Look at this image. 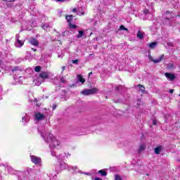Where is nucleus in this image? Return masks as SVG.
I'll list each match as a JSON object with an SVG mask.
<instances>
[{
	"label": "nucleus",
	"instance_id": "obj_27",
	"mask_svg": "<svg viewBox=\"0 0 180 180\" xmlns=\"http://www.w3.org/2000/svg\"><path fill=\"white\" fill-rule=\"evenodd\" d=\"M18 67H15V68H13L12 69V71H13V72H15V71H18Z\"/></svg>",
	"mask_w": 180,
	"mask_h": 180
},
{
	"label": "nucleus",
	"instance_id": "obj_28",
	"mask_svg": "<svg viewBox=\"0 0 180 180\" xmlns=\"http://www.w3.org/2000/svg\"><path fill=\"white\" fill-rule=\"evenodd\" d=\"M153 124L154 126H157V121H156V120H153Z\"/></svg>",
	"mask_w": 180,
	"mask_h": 180
},
{
	"label": "nucleus",
	"instance_id": "obj_11",
	"mask_svg": "<svg viewBox=\"0 0 180 180\" xmlns=\"http://www.w3.org/2000/svg\"><path fill=\"white\" fill-rule=\"evenodd\" d=\"M136 37L138 39H140V40H143V39H144V34H143V32H141V30H139L138 33L136 34Z\"/></svg>",
	"mask_w": 180,
	"mask_h": 180
},
{
	"label": "nucleus",
	"instance_id": "obj_24",
	"mask_svg": "<svg viewBox=\"0 0 180 180\" xmlns=\"http://www.w3.org/2000/svg\"><path fill=\"white\" fill-rule=\"evenodd\" d=\"M72 64H78V63H79V60L76 59V60H72Z\"/></svg>",
	"mask_w": 180,
	"mask_h": 180
},
{
	"label": "nucleus",
	"instance_id": "obj_9",
	"mask_svg": "<svg viewBox=\"0 0 180 180\" xmlns=\"http://www.w3.org/2000/svg\"><path fill=\"white\" fill-rule=\"evenodd\" d=\"M163 146H159L154 149V153L156 155L160 154L162 151Z\"/></svg>",
	"mask_w": 180,
	"mask_h": 180
},
{
	"label": "nucleus",
	"instance_id": "obj_8",
	"mask_svg": "<svg viewBox=\"0 0 180 180\" xmlns=\"http://www.w3.org/2000/svg\"><path fill=\"white\" fill-rule=\"evenodd\" d=\"M29 42L30 44H32V46H39V41L37 39H36V38H31L30 40H29Z\"/></svg>",
	"mask_w": 180,
	"mask_h": 180
},
{
	"label": "nucleus",
	"instance_id": "obj_14",
	"mask_svg": "<svg viewBox=\"0 0 180 180\" xmlns=\"http://www.w3.org/2000/svg\"><path fill=\"white\" fill-rule=\"evenodd\" d=\"M138 88H139V91L141 92H144L146 91V87L141 84H138L137 85Z\"/></svg>",
	"mask_w": 180,
	"mask_h": 180
},
{
	"label": "nucleus",
	"instance_id": "obj_35",
	"mask_svg": "<svg viewBox=\"0 0 180 180\" xmlns=\"http://www.w3.org/2000/svg\"><path fill=\"white\" fill-rule=\"evenodd\" d=\"M32 51H37V49H34V48H32Z\"/></svg>",
	"mask_w": 180,
	"mask_h": 180
},
{
	"label": "nucleus",
	"instance_id": "obj_40",
	"mask_svg": "<svg viewBox=\"0 0 180 180\" xmlns=\"http://www.w3.org/2000/svg\"><path fill=\"white\" fill-rule=\"evenodd\" d=\"M171 67H174V65H171Z\"/></svg>",
	"mask_w": 180,
	"mask_h": 180
},
{
	"label": "nucleus",
	"instance_id": "obj_5",
	"mask_svg": "<svg viewBox=\"0 0 180 180\" xmlns=\"http://www.w3.org/2000/svg\"><path fill=\"white\" fill-rule=\"evenodd\" d=\"M34 117H35V120H37V122H40V120H44V118L46 117L44 114H41L40 112H36L34 115Z\"/></svg>",
	"mask_w": 180,
	"mask_h": 180
},
{
	"label": "nucleus",
	"instance_id": "obj_10",
	"mask_svg": "<svg viewBox=\"0 0 180 180\" xmlns=\"http://www.w3.org/2000/svg\"><path fill=\"white\" fill-rule=\"evenodd\" d=\"M65 19L69 25V23H72V19H74V15H65Z\"/></svg>",
	"mask_w": 180,
	"mask_h": 180
},
{
	"label": "nucleus",
	"instance_id": "obj_3",
	"mask_svg": "<svg viewBox=\"0 0 180 180\" xmlns=\"http://www.w3.org/2000/svg\"><path fill=\"white\" fill-rule=\"evenodd\" d=\"M58 146H60V141L56 140V138H52L49 141V147H51V148H56Z\"/></svg>",
	"mask_w": 180,
	"mask_h": 180
},
{
	"label": "nucleus",
	"instance_id": "obj_32",
	"mask_svg": "<svg viewBox=\"0 0 180 180\" xmlns=\"http://www.w3.org/2000/svg\"><path fill=\"white\" fill-rule=\"evenodd\" d=\"M169 94H174V89H170L169 90Z\"/></svg>",
	"mask_w": 180,
	"mask_h": 180
},
{
	"label": "nucleus",
	"instance_id": "obj_4",
	"mask_svg": "<svg viewBox=\"0 0 180 180\" xmlns=\"http://www.w3.org/2000/svg\"><path fill=\"white\" fill-rule=\"evenodd\" d=\"M148 58L150 61H152L155 64H158V63H161L162 60L164 59V55H161L158 59H154L153 58V56H151V54H148Z\"/></svg>",
	"mask_w": 180,
	"mask_h": 180
},
{
	"label": "nucleus",
	"instance_id": "obj_23",
	"mask_svg": "<svg viewBox=\"0 0 180 180\" xmlns=\"http://www.w3.org/2000/svg\"><path fill=\"white\" fill-rule=\"evenodd\" d=\"M60 82L62 84H65V77L64 76H63L61 78H60Z\"/></svg>",
	"mask_w": 180,
	"mask_h": 180
},
{
	"label": "nucleus",
	"instance_id": "obj_13",
	"mask_svg": "<svg viewBox=\"0 0 180 180\" xmlns=\"http://www.w3.org/2000/svg\"><path fill=\"white\" fill-rule=\"evenodd\" d=\"M77 78L78 81L79 82H82V84L85 83V79H84L81 75H77Z\"/></svg>",
	"mask_w": 180,
	"mask_h": 180
},
{
	"label": "nucleus",
	"instance_id": "obj_34",
	"mask_svg": "<svg viewBox=\"0 0 180 180\" xmlns=\"http://www.w3.org/2000/svg\"><path fill=\"white\" fill-rule=\"evenodd\" d=\"M168 13H172V11H167L166 12V14L168 15Z\"/></svg>",
	"mask_w": 180,
	"mask_h": 180
},
{
	"label": "nucleus",
	"instance_id": "obj_33",
	"mask_svg": "<svg viewBox=\"0 0 180 180\" xmlns=\"http://www.w3.org/2000/svg\"><path fill=\"white\" fill-rule=\"evenodd\" d=\"M72 12H74V13L77 12V8H73Z\"/></svg>",
	"mask_w": 180,
	"mask_h": 180
},
{
	"label": "nucleus",
	"instance_id": "obj_36",
	"mask_svg": "<svg viewBox=\"0 0 180 180\" xmlns=\"http://www.w3.org/2000/svg\"><path fill=\"white\" fill-rule=\"evenodd\" d=\"M91 75H92V72H90L89 73V77H91Z\"/></svg>",
	"mask_w": 180,
	"mask_h": 180
},
{
	"label": "nucleus",
	"instance_id": "obj_41",
	"mask_svg": "<svg viewBox=\"0 0 180 180\" xmlns=\"http://www.w3.org/2000/svg\"><path fill=\"white\" fill-rule=\"evenodd\" d=\"M166 19L169 20V18H166Z\"/></svg>",
	"mask_w": 180,
	"mask_h": 180
},
{
	"label": "nucleus",
	"instance_id": "obj_31",
	"mask_svg": "<svg viewBox=\"0 0 180 180\" xmlns=\"http://www.w3.org/2000/svg\"><path fill=\"white\" fill-rule=\"evenodd\" d=\"M65 70V66H63L62 67V72H64Z\"/></svg>",
	"mask_w": 180,
	"mask_h": 180
},
{
	"label": "nucleus",
	"instance_id": "obj_17",
	"mask_svg": "<svg viewBox=\"0 0 180 180\" xmlns=\"http://www.w3.org/2000/svg\"><path fill=\"white\" fill-rule=\"evenodd\" d=\"M82 36H84V31L79 30V34H77V39H81Z\"/></svg>",
	"mask_w": 180,
	"mask_h": 180
},
{
	"label": "nucleus",
	"instance_id": "obj_39",
	"mask_svg": "<svg viewBox=\"0 0 180 180\" xmlns=\"http://www.w3.org/2000/svg\"><path fill=\"white\" fill-rule=\"evenodd\" d=\"M2 1H8V0H2Z\"/></svg>",
	"mask_w": 180,
	"mask_h": 180
},
{
	"label": "nucleus",
	"instance_id": "obj_29",
	"mask_svg": "<svg viewBox=\"0 0 180 180\" xmlns=\"http://www.w3.org/2000/svg\"><path fill=\"white\" fill-rule=\"evenodd\" d=\"M56 2H65L67 0H56Z\"/></svg>",
	"mask_w": 180,
	"mask_h": 180
},
{
	"label": "nucleus",
	"instance_id": "obj_18",
	"mask_svg": "<svg viewBox=\"0 0 180 180\" xmlns=\"http://www.w3.org/2000/svg\"><path fill=\"white\" fill-rule=\"evenodd\" d=\"M35 72H40L41 71V66H36L34 68Z\"/></svg>",
	"mask_w": 180,
	"mask_h": 180
},
{
	"label": "nucleus",
	"instance_id": "obj_15",
	"mask_svg": "<svg viewBox=\"0 0 180 180\" xmlns=\"http://www.w3.org/2000/svg\"><path fill=\"white\" fill-rule=\"evenodd\" d=\"M68 27L70 29H77V27H78L77 25H76L75 24H72V22L68 24Z\"/></svg>",
	"mask_w": 180,
	"mask_h": 180
},
{
	"label": "nucleus",
	"instance_id": "obj_20",
	"mask_svg": "<svg viewBox=\"0 0 180 180\" xmlns=\"http://www.w3.org/2000/svg\"><path fill=\"white\" fill-rule=\"evenodd\" d=\"M144 148H146L145 145H141L139 149V153H141V151L144 150Z\"/></svg>",
	"mask_w": 180,
	"mask_h": 180
},
{
	"label": "nucleus",
	"instance_id": "obj_2",
	"mask_svg": "<svg viewBox=\"0 0 180 180\" xmlns=\"http://www.w3.org/2000/svg\"><path fill=\"white\" fill-rule=\"evenodd\" d=\"M31 161L35 165H41V158L36 155H30Z\"/></svg>",
	"mask_w": 180,
	"mask_h": 180
},
{
	"label": "nucleus",
	"instance_id": "obj_16",
	"mask_svg": "<svg viewBox=\"0 0 180 180\" xmlns=\"http://www.w3.org/2000/svg\"><path fill=\"white\" fill-rule=\"evenodd\" d=\"M155 46H157V42H155V41L151 42V43L149 44L150 49H155Z\"/></svg>",
	"mask_w": 180,
	"mask_h": 180
},
{
	"label": "nucleus",
	"instance_id": "obj_38",
	"mask_svg": "<svg viewBox=\"0 0 180 180\" xmlns=\"http://www.w3.org/2000/svg\"><path fill=\"white\" fill-rule=\"evenodd\" d=\"M37 106H40V105H39V104H37Z\"/></svg>",
	"mask_w": 180,
	"mask_h": 180
},
{
	"label": "nucleus",
	"instance_id": "obj_7",
	"mask_svg": "<svg viewBox=\"0 0 180 180\" xmlns=\"http://www.w3.org/2000/svg\"><path fill=\"white\" fill-rule=\"evenodd\" d=\"M50 72H42L39 74V78L41 79H49V75Z\"/></svg>",
	"mask_w": 180,
	"mask_h": 180
},
{
	"label": "nucleus",
	"instance_id": "obj_26",
	"mask_svg": "<svg viewBox=\"0 0 180 180\" xmlns=\"http://www.w3.org/2000/svg\"><path fill=\"white\" fill-rule=\"evenodd\" d=\"M52 109H53V110H56V109H57V105L53 104Z\"/></svg>",
	"mask_w": 180,
	"mask_h": 180
},
{
	"label": "nucleus",
	"instance_id": "obj_19",
	"mask_svg": "<svg viewBox=\"0 0 180 180\" xmlns=\"http://www.w3.org/2000/svg\"><path fill=\"white\" fill-rule=\"evenodd\" d=\"M17 43L20 44V47H22L25 44V41L20 39H17Z\"/></svg>",
	"mask_w": 180,
	"mask_h": 180
},
{
	"label": "nucleus",
	"instance_id": "obj_21",
	"mask_svg": "<svg viewBox=\"0 0 180 180\" xmlns=\"http://www.w3.org/2000/svg\"><path fill=\"white\" fill-rule=\"evenodd\" d=\"M115 180H123L122 179V176L119 174H115Z\"/></svg>",
	"mask_w": 180,
	"mask_h": 180
},
{
	"label": "nucleus",
	"instance_id": "obj_25",
	"mask_svg": "<svg viewBox=\"0 0 180 180\" xmlns=\"http://www.w3.org/2000/svg\"><path fill=\"white\" fill-rule=\"evenodd\" d=\"M167 46L169 47H174V44L172 42H167Z\"/></svg>",
	"mask_w": 180,
	"mask_h": 180
},
{
	"label": "nucleus",
	"instance_id": "obj_1",
	"mask_svg": "<svg viewBox=\"0 0 180 180\" xmlns=\"http://www.w3.org/2000/svg\"><path fill=\"white\" fill-rule=\"evenodd\" d=\"M97 92H98V89L93 88V89L83 90L82 91L80 92V94L82 95H84V96H88L89 95H95V94H97Z\"/></svg>",
	"mask_w": 180,
	"mask_h": 180
},
{
	"label": "nucleus",
	"instance_id": "obj_37",
	"mask_svg": "<svg viewBox=\"0 0 180 180\" xmlns=\"http://www.w3.org/2000/svg\"><path fill=\"white\" fill-rule=\"evenodd\" d=\"M72 86H75V84H72V86H71V88H72Z\"/></svg>",
	"mask_w": 180,
	"mask_h": 180
},
{
	"label": "nucleus",
	"instance_id": "obj_6",
	"mask_svg": "<svg viewBox=\"0 0 180 180\" xmlns=\"http://www.w3.org/2000/svg\"><path fill=\"white\" fill-rule=\"evenodd\" d=\"M165 76L167 79H169V81H174L176 78V76H175V74L171 73V72H166L165 73Z\"/></svg>",
	"mask_w": 180,
	"mask_h": 180
},
{
	"label": "nucleus",
	"instance_id": "obj_12",
	"mask_svg": "<svg viewBox=\"0 0 180 180\" xmlns=\"http://www.w3.org/2000/svg\"><path fill=\"white\" fill-rule=\"evenodd\" d=\"M98 174H100L101 176H106V175H108V172H106V170L105 169L99 170Z\"/></svg>",
	"mask_w": 180,
	"mask_h": 180
},
{
	"label": "nucleus",
	"instance_id": "obj_22",
	"mask_svg": "<svg viewBox=\"0 0 180 180\" xmlns=\"http://www.w3.org/2000/svg\"><path fill=\"white\" fill-rule=\"evenodd\" d=\"M120 30H125L126 32H127V30H128L127 28H126L124 27V25H123L120 26Z\"/></svg>",
	"mask_w": 180,
	"mask_h": 180
},
{
	"label": "nucleus",
	"instance_id": "obj_30",
	"mask_svg": "<svg viewBox=\"0 0 180 180\" xmlns=\"http://www.w3.org/2000/svg\"><path fill=\"white\" fill-rule=\"evenodd\" d=\"M94 180H103V179H102L100 177H96V178H94Z\"/></svg>",
	"mask_w": 180,
	"mask_h": 180
}]
</instances>
